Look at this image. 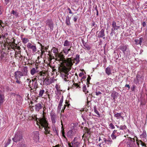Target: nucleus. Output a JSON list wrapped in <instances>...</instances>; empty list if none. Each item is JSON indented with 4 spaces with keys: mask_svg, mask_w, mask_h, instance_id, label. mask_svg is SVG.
I'll return each mask as SVG.
<instances>
[{
    "mask_svg": "<svg viewBox=\"0 0 147 147\" xmlns=\"http://www.w3.org/2000/svg\"><path fill=\"white\" fill-rule=\"evenodd\" d=\"M83 90L84 92L85 93H88V92L87 90L86 86L84 85L83 87Z\"/></svg>",
    "mask_w": 147,
    "mask_h": 147,
    "instance_id": "cd10ccee",
    "label": "nucleus"
},
{
    "mask_svg": "<svg viewBox=\"0 0 147 147\" xmlns=\"http://www.w3.org/2000/svg\"><path fill=\"white\" fill-rule=\"evenodd\" d=\"M68 10L69 11V13H70V14L73 13L72 12H71V10L69 8H68Z\"/></svg>",
    "mask_w": 147,
    "mask_h": 147,
    "instance_id": "864d4df0",
    "label": "nucleus"
},
{
    "mask_svg": "<svg viewBox=\"0 0 147 147\" xmlns=\"http://www.w3.org/2000/svg\"><path fill=\"white\" fill-rule=\"evenodd\" d=\"M103 141L104 142H102V143L103 144H105V143H108V140H106V138H104L103 139Z\"/></svg>",
    "mask_w": 147,
    "mask_h": 147,
    "instance_id": "58836bf2",
    "label": "nucleus"
},
{
    "mask_svg": "<svg viewBox=\"0 0 147 147\" xmlns=\"http://www.w3.org/2000/svg\"><path fill=\"white\" fill-rule=\"evenodd\" d=\"M91 79V78L89 76L88 77L87 79V83H89V81H90V79Z\"/></svg>",
    "mask_w": 147,
    "mask_h": 147,
    "instance_id": "de8ad7c7",
    "label": "nucleus"
},
{
    "mask_svg": "<svg viewBox=\"0 0 147 147\" xmlns=\"http://www.w3.org/2000/svg\"><path fill=\"white\" fill-rule=\"evenodd\" d=\"M2 7L0 6V15L2 13V11L1 10V8Z\"/></svg>",
    "mask_w": 147,
    "mask_h": 147,
    "instance_id": "0e129e2a",
    "label": "nucleus"
},
{
    "mask_svg": "<svg viewBox=\"0 0 147 147\" xmlns=\"http://www.w3.org/2000/svg\"><path fill=\"white\" fill-rule=\"evenodd\" d=\"M50 116L52 123L53 124H55L56 123V113L53 111H51L50 113Z\"/></svg>",
    "mask_w": 147,
    "mask_h": 147,
    "instance_id": "0eeeda50",
    "label": "nucleus"
},
{
    "mask_svg": "<svg viewBox=\"0 0 147 147\" xmlns=\"http://www.w3.org/2000/svg\"><path fill=\"white\" fill-rule=\"evenodd\" d=\"M37 79H36V78H34V79H33L32 80V81L33 82H34L35 81H36L37 82Z\"/></svg>",
    "mask_w": 147,
    "mask_h": 147,
    "instance_id": "680f3d73",
    "label": "nucleus"
},
{
    "mask_svg": "<svg viewBox=\"0 0 147 147\" xmlns=\"http://www.w3.org/2000/svg\"><path fill=\"white\" fill-rule=\"evenodd\" d=\"M137 144L138 145H139V144H140L142 146H145L144 143L142 140L139 141L137 142Z\"/></svg>",
    "mask_w": 147,
    "mask_h": 147,
    "instance_id": "bb28decb",
    "label": "nucleus"
},
{
    "mask_svg": "<svg viewBox=\"0 0 147 147\" xmlns=\"http://www.w3.org/2000/svg\"><path fill=\"white\" fill-rule=\"evenodd\" d=\"M95 23L94 22H93L92 23L91 26H94V28H95L96 27L95 26Z\"/></svg>",
    "mask_w": 147,
    "mask_h": 147,
    "instance_id": "3c124183",
    "label": "nucleus"
},
{
    "mask_svg": "<svg viewBox=\"0 0 147 147\" xmlns=\"http://www.w3.org/2000/svg\"><path fill=\"white\" fill-rule=\"evenodd\" d=\"M38 67L37 66L35 68H32L30 71V73L31 75L33 76L35 74L38 73L39 71L38 70Z\"/></svg>",
    "mask_w": 147,
    "mask_h": 147,
    "instance_id": "ddd939ff",
    "label": "nucleus"
},
{
    "mask_svg": "<svg viewBox=\"0 0 147 147\" xmlns=\"http://www.w3.org/2000/svg\"><path fill=\"white\" fill-rule=\"evenodd\" d=\"M135 88V86H133L132 88H131L132 90L133 91L134 90V89Z\"/></svg>",
    "mask_w": 147,
    "mask_h": 147,
    "instance_id": "69168bd1",
    "label": "nucleus"
},
{
    "mask_svg": "<svg viewBox=\"0 0 147 147\" xmlns=\"http://www.w3.org/2000/svg\"><path fill=\"white\" fill-rule=\"evenodd\" d=\"M31 81H30V82H28V86L29 87L31 88V89H32V85L31 84Z\"/></svg>",
    "mask_w": 147,
    "mask_h": 147,
    "instance_id": "79ce46f5",
    "label": "nucleus"
},
{
    "mask_svg": "<svg viewBox=\"0 0 147 147\" xmlns=\"http://www.w3.org/2000/svg\"><path fill=\"white\" fill-rule=\"evenodd\" d=\"M42 50H41V52H42V54H41V55H42L43 53L44 52V51H42V49H43V47L42 46Z\"/></svg>",
    "mask_w": 147,
    "mask_h": 147,
    "instance_id": "052dcab7",
    "label": "nucleus"
},
{
    "mask_svg": "<svg viewBox=\"0 0 147 147\" xmlns=\"http://www.w3.org/2000/svg\"><path fill=\"white\" fill-rule=\"evenodd\" d=\"M112 28L111 30V33H113L115 34V31L116 30H117L120 28V26L118 24H117L115 21L112 22Z\"/></svg>",
    "mask_w": 147,
    "mask_h": 147,
    "instance_id": "7ed1b4c3",
    "label": "nucleus"
},
{
    "mask_svg": "<svg viewBox=\"0 0 147 147\" xmlns=\"http://www.w3.org/2000/svg\"><path fill=\"white\" fill-rule=\"evenodd\" d=\"M63 101V99L62 98L61 99L59 103L58 106L57 110L58 111H60L61 109L62 104Z\"/></svg>",
    "mask_w": 147,
    "mask_h": 147,
    "instance_id": "4be33fe9",
    "label": "nucleus"
},
{
    "mask_svg": "<svg viewBox=\"0 0 147 147\" xmlns=\"http://www.w3.org/2000/svg\"><path fill=\"white\" fill-rule=\"evenodd\" d=\"M74 85L76 87H79V88H80V87L79 86V85H78V84L77 83H74Z\"/></svg>",
    "mask_w": 147,
    "mask_h": 147,
    "instance_id": "6e6d98bb",
    "label": "nucleus"
},
{
    "mask_svg": "<svg viewBox=\"0 0 147 147\" xmlns=\"http://www.w3.org/2000/svg\"><path fill=\"white\" fill-rule=\"evenodd\" d=\"M112 142V141L111 140H108V142H109V143H111Z\"/></svg>",
    "mask_w": 147,
    "mask_h": 147,
    "instance_id": "774afa93",
    "label": "nucleus"
},
{
    "mask_svg": "<svg viewBox=\"0 0 147 147\" xmlns=\"http://www.w3.org/2000/svg\"><path fill=\"white\" fill-rule=\"evenodd\" d=\"M8 45L9 46V47H8L9 50L10 49H12L15 50V49L16 48L18 50H20V48L19 47L16 46L13 42H10L8 43Z\"/></svg>",
    "mask_w": 147,
    "mask_h": 147,
    "instance_id": "1a4fd4ad",
    "label": "nucleus"
},
{
    "mask_svg": "<svg viewBox=\"0 0 147 147\" xmlns=\"http://www.w3.org/2000/svg\"><path fill=\"white\" fill-rule=\"evenodd\" d=\"M28 71V68L27 67H24L21 69V73L24 76L27 75Z\"/></svg>",
    "mask_w": 147,
    "mask_h": 147,
    "instance_id": "4468645a",
    "label": "nucleus"
},
{
    "mask_svg": "<svg viewBox=\"0 0 147 147\" xmlns=\"http://www.w3.org/2000/svg\"><path fill=\"white\" fill-rule=\"evenodd\" d=\"M16 82L18 84H20L21 83V81L19 80H20V79H16Z\"/></svg>",
    "mask_w": 147,
    "mask_h": 147,
    "instance_id": "c03bdc74",
    "label": "nucleus"
},
{
    "mask_svg": "<svg viewBox=\"0 0 147 147\" xmlns=\"http://www.w3.org/2000/svg\"><path fill=\"white\" fill-rule=\"evenodd\" d=\"M65 104H66L64 105V108H63V110H62V111H61V112H63L64 110V109H65L66 106L69 107V104L67 102H65Z\"/></svg>",
    "mask_w": 147,
    "mask_h": 147,
    "instance_id": "f704fd0d",
    "label": "nucleus"
},
{
    "mask_svg": "<svg viewBox=\"0 0 147 147\" xmlns=\"http://www.w3.org/2000/svg\"><path fill=\"white\" fill-rule=\"evenodd\" d=\"M24 76L21 71H18L15 73L14 77L16 79H20L21 77Z\"/></svg>",
    "mask_w": 147,
    "mask_h": 147,
    "instance_id": "9b49d317",
    "label": "nucleus"
},
{
    "mask_svg": "<svg viewBox=\"0 0 147 147\" xmlns=\"http://www.w3.org/2000/svg\"><path fill=\"white\" fill-rule=\"evenodd\" d=\"M70 48H67L66 47H65L63 48V51L65 55H67L69 51L71 50Z\"/></svg>",
    "mask_w": 147,
    "mask_h": 147,
    "instance_id": "412c9836",
    "label": "nucleus"
},
{
    "mask_svg": "<svg viewBox=\"0 0 147 147\" xmlns=\"http://www.w3.org/2000/svg\"><path fill=\"white\" fill-rule=\"evenodd\" d=\"M144 39L142 38H140L139 39H136L135 40V42L136 45H141Z\"/></svg>",
    "mask_w": 147,
    "mask_h": 147,
    "instance_id": "a211bd4d",
    "label": "nucleus"
},
{
    "mask_svg": "<svg viewBox=\"0 0 147 147\" xmlns=\"http://www.w3.org/2000/svg\"><path fill=\"white\" fill-rule=\"evenodd\" d=\"M76 139V138H74V139L71 142L72 145L69 143L68 144L69 147H79L80 143L75 140Z\"/></svg>",
    "mask_w": 147,
    "mask_h": 147,
    "instance_id": "39448f33",
    "label": "nucleus"
},
{
    "mask_svg": "<svg viewBox=\"0 0 147 147\" xmlns=\"http://www.w3.org/2000/svg\"><path fill=\"white\" fill-rule=\"evenodd\" d=\"M117 130H114L113 131V133H112L111 137L112 139H115L116 138V133H117Z\"/></svg>",
    "mask_w": 147,
    "mask_h": 147,
    "instance_id": "5701e85b",
    "label": "nucleus"
},
{
    "mask_svg": "<svg viewBox=\"0 0 147 147\" xmlns=\"http://www.w3.org/2000/svg\"><path fill=\"white\" fill-rule=\"evenodd\" d=\"M17 55H18V56L20 58H21V57H22V56L21 55L20 53H19V52H18L17 53H16V52L15 53V57L16 58L17 57Z\"/></svg>",
    "mask_w": 147,
    "mask_h": 147,
    "instance_id": "72a5a7b5",
    "label": "nucleus"
},
{
    "mask_svg": "<svg viewBox=\"0 0 147 147\" xmlns=\"http://www.w3.org/2000/svg\"><path fill=\"white\" fill-rule=\"evenodd\" d=\"M73 64V63H75V61H76V64H77L80 61L79 60V56L78 55H76V58L73 60H72L71 59Z\"/></svg>",
    "mask_w": 147,
    "mask_h": 147,
    "instance_id": "aec40b11",
    "label": "nucleus"
},
{
    "mask_svg": "<svg viewBox=\"0 0 147 147\" xmlns=\"http://www.w3.org/2000/svg\"><path fill=\"white\" fill-rule=\"evenodd\" d=\"M63 45L65 47H68L71 48L72 46V43L71 42L66 40L64 42Z\"/></svg>",
    "mask_w": 147,
    "mask_h": 147,
    "instance_id": "f3484780",
    "label": "nucleus"
},
{
    "mask_svg": "<svg viewBox=\"0 0 147 147\" xmlns=\"http://www.w3.org/2000/svg\"><path fill=\"white\" fill-rule=\"evenodd\" d=\"M37 123L40 129H42L44 128L46 134H49L50 128L48 126L49 124L45 117L39 119L37 121Z\"/></svg>",
    "mask_w": 147,
    "mask_h": 147,
    "instance_id": "f03ea898",
    "label": "nucleus"
},
{
    "mask_svg": "<svg viewBox=\"0 0 147 147\" xmlns=\"http://www.w3.org/2000/svg\"><path fill=\"white\" fill-rule=\"evenodd\" d=\"M33 140L36 142L39 141V132L38 131H36L33 132L32 134Z\"/></svg>",
    "mask_w": 147,
    "mask_h": 147,
    "instance_id": "6e6552de",
    "label": "nucleus"
},
{
    "mask_svg": "<svg viewBox=\"0 0 147 147\" xmlns=\"http://www.w3.org/2000/svg\"><path fill=\"white\" fill-rule=\"evenodd\" d=\"M77 19L78 18L77 17H75L74 18L73 20L76 22L77 21Z\"/></svg>",
    "mask_w": 147,
    "mask_h": 147,
    "instance_id": "5fc2aeb1",
    "label": "nucleus"
},
{
    "mask_svg": "<svg viewBox=\"0 0 147 147\" xmlns=\"http://www.w3.org/2000/svg\"><path fill=\"white\" fill-rule=\"evenodd\" d=\"M16 97V99L17 100H18V99H19L20 100H21V99H22V97L20 95H17Z\"/></svg>",
    "mask_w": 147,
    "mask_h": 147,
    "instance_id": "a18cd8bd",
    "label": "nucleus"
},
{
    "mask_svg": "<svg viewBox=\"0 0 147 147\" xmlns=\"http://www.w3.org/2000/svg\"><path fill=\"white\" fill-rule=\"evenodd\" d=\"M66 22L67 25H69L70 24L69 17L68 16H67V17L66 18Z\"/></svg>",
    "mask_w": 147,
    "mask_h": 147,
    "instance_id": "c9c22d12",
    "label": "nucleus"
},
{
    "mask_svg": "<svg viewBox=\"0 0 147 147\" xmlns=\"http://www.w3.org/2000/svg\"><path fill=\"white\" fill-rule=\"evenodd\" d=\"M72 131H68L67 133V136L69 137H70L71 136H72Z\"/></svg>",
    "mask_w": 147,
    "mask_h": 147,
    "instance_id": "e433bc0d",
    "label": "nucleus"
},
{
    "mask_svg": "<svg viewBox=\"0 0 147 147\" xmlns=\"http://www.w3.org/2000/svg\"><path fill=\"white\" fill-rule=\"evenodd\" d=\"M126 127L125 125H121L119 127L120 129L123 130L125 129Z\"/></svg>",
    "mask_w": 147,
    "mask_h": 147,
    "instance_id": "a19ab883",
    "label": "nucleus"
},
{
    "mask_svg": "<svg viewBox=\"0 0 147 147\" xmlns=\"http://www.w3.org/2000/svg\"><path fill=\"white\" fill-rule=\"evenodd\" d=\"M64 132L63 131H62V136H63L64 138H66V137L65 135V134H64Z\"/></svg>",
    "mask_w": 147,
    "mask_h": 147,
    "instance_id": "8fccbe9b",
    "label": "nucleus"
},
{
    "mask_svg": "<svg viewBox=\"0 0 147 147\" xmlns=\"http://www.w3.org/2000/svg\"><path fill=\"white\" fill-rule=\"evenodd\" d=\"M38 74L40 76H43V74H44V73H42L41 72H40L39 73H38ZM43 76H44V75H43Z\"/></svg>",
    "mask_w": 147,
    "mask_h": 147,
    "instance_id": "09e8293b",
    "label": "nucleus"
},
{
    "mask_svg": "<svg viewBox=\"0 0 147 147\" xmlns=\"http://www.w3.org/2000/svg\"><path fill=\"white\" fill-rule=\"evenodd\" d=\"M122 113H117L114 115L115 117H116L117 119H118L120 118H121L123 121L124 120V117L121 116Z\"/></svg>",
    "mask_w": 147,
    "mask_h": 147,
    "instance_id": "dca6fc26",
    "label": "nucleus"
},
{
    "mask_svg": "<svg viewBox=\"0 0 147 147\" xmlns=\"http://www.w3.org/2000/svg\"><path fill=\"white\" fill-rule=\"evenodd\" d=\"M38 88V84L36 81L33 84V88L36 90Z\"/></svg>",
    "mask_w": 147,
    "mask_h": 147,
    "instance_id": "2f4dec72",
    "label": "nucleus"
},
{
    "mask_svg": "<svg viewBox=\"0 0 147 147\" xmlns=\"http://www.w3.org/2000/svg\"><path fill=\"white\" fill-rule=\"evenodd\" d=\"M5 4L7 5L9 3V0H5Z\"/></svg>",
    "mask_w": 147,
    "mask_h": 147,
    "instance_id": "4d7b16f0",
    "label": "nucleus"
},
{
    "mask_svg": "<svg viewBox=\"0 0 147 147\" xmlns=\"http://www.w3.org/2000/svg\"><path fill=\"white\" fill-rule=\"evenodd\" d=\"M1 59H3L4 57V55L3 54H1Z\"/></svg>",
    "mask_w": 147,
    "mask_h": 147,
    "instance_id": "338daca9",
    "label": "nucleus"
},
{
    "mask_svg": "<svg viewBox=\"0 0 147 147\" xmlns=\"http://www.w3.org/2000/svg\"><path fill=\"white\" fill-rule=\"evenodd\" d=\"M52 50H53V52L54 53H55V54L57 53L58 52V50H57V49H56L55 48H53Z\"/></svg>",
    "mask_w": 147,
    "mask_h": 147,
    "instance_id": "ea45409f",
    "label": "nucleus"
},
{
    "mask_svg": "<svg viewBox=\"0 0 147 147\" xmlns=\"http://www.w3.org/2000/svg\"><path fill=\"white\" fill-rule=\"evenodd\" d=\"M109 128L111 129H113L115 128L114 125L112 123H111L109 124Z\"/></svg>",
    "mask_w": 147,
    "mask_h": 147,
    "instance_id": "473e14b6",
    "label": "nucleus"
},
{
    "mask_svg": "<svg viewBox=\"0 0 147 147\" xmlns=\"http://www.w3.org/2000/svg\"><path fill=\"white\" fill-rule=\"evenodd\" d=\"M23 42L24 44L27 43L29 41V40L28 38H22V39Z\"/></svg>",
    "mask_w": 147,
    "mask_h": 147,
    "instance_id": "c85d7f7f",
    "label": "nucleus"
},
{
    "mask_svg": "<svg viewBox=\"0 0 147 147\" xmlns=\"http://www.w3.org/2000/svg\"><path fill=\"white\" fill-rule=\"evenodd\" d=\"M49 79H47L45 78L44 80V82H45L47 84H50V82H49Z\"/></svg>",
    "mask_w": 147,
    "mask_h": 147,
    "instance_id": "4c0bfd02",
    "label": "nucleus"
},
{
    "mask_svg": "<svg viewBox=\"0 0 147 147\" xmlns=\"http://www.w3.org/2000/svg\"><path fill=\"white\" fill-rule=\"evenodd\" d=\"M125 87H128V89H129V88H130V86H129V85L128 84H126L125 85Z\"/></svg>",
    "mask_w": 147,
    "mask_h": 147,
    "instance_id": "e2e57ef3",
    "label": "nucleus"
},
{
    "mask_svg": "<svg viewBox=\"0 0 147 147\" xmlns=\"http://www.w3.org/2000/svg\"><path fill=\"white\" fill-rule=\"evenodd\" d=\"M105 30L104 29H102L100 31L98 34V37H103L104 38H105V34H104Z\"/></svg>",
    "mask_w": 147,
    "mask_h": 147,
    "instance_id": "6ab92c4d",
    "label": "nucleus"
},
{
    "mask_svg": "<svg viewBox=\"0 0 147 147\" xmlns=\"http://www.w3.org/2000/svg\"><path fill=\"white\" fill-rule=\"evenodd\" d=\"M0 25L3 27H4V25L1 20H0Z\"/></svg>",
    "mask_w": 147,
    "mask_h": 147,
    "instance_id": "37998d69",
    "label": "nucleus"
},
{
    "mask_svg": "<svg viewBox=\"0 0 147 147\" xmlns=\"http://www.w3.org/2000/svg\"><path fill=\"white\" fill-rule=\"evenodd\" d=\"M106 73L108 75L111 74V69L109 67H107L105 69Z\"/></svg>",
    "mask_w": 147,
    "mask_h": 147,
    "instance_id": "b1692460",
    "label": "nucleus"
},
{
    "mask_svg": "<svg viewBox=\"0 0 147 147\" xmlns=\"http://www.w3.org/2000/svg\"><path fill=\"white\" fill-rule=\"evenodd\" d=\"M83 73L82 72H81V73H80L79 74V76L80 77H82L83 75Z\"/></svg>",
    "mask_w": 147,
    "mask_h": 147,
    "instance_id": "bf43d9fd",
    "label": "nucleus"
},
{
    "mask_svg": "<svg viewBox=\"0 0 147 147\" xmlns=\"http://www.w3.org/2000/svg\"><path fill=\"white\" fill-rule=\"evenodd\" d=\"M45 92V91L44 90H40L39 91V97H42L43 95V94Z\"/></svg>",
    "mask_w": 147,
    "mask_h": 147,
    "instance_id": "a878e982",
    "label": "nucleus"
},
{
    "mask_svg": "<svg viewBox=\"0 0 147 147\" xmlns=\"http://www.w3.org/2000/svg\"><path fill=\"white\" fill-rule=\"evenodd\" d=\"M22 135L19 133L16 134L14 138H12L13 141L15 142H17L20 141L22 139Z\"/></svg>",
    "mask_w": 147,
    "mask_h": 147,
    "instance_id": "423d86ee",
    "label": "nucleus"
},
{
    "mask_svg": "<svg viewBox=\"0 0 147 147\" xmlns=\"http://www.w3.org/2000/svg\"><path fill=\"white\" fill-rule=\"evenodd\" d=\"M84 48L85 49L90 50V47L88 44L85 43L84 44Z\"/></svg>",
    "mask_w": 147,
    "mask_h": 147,
    "instance_id": "393cba45",
    "label": "nucleus"
},
{
    "mask_svg": "<svg viewBox=\"0 0 147 147\" xmlns=\"http://www.w3.org/2000/svg\"><path fill=\"white\" fill-rule=\"evenodd\" d=\"M5 96L3 93L0 90V107L3 104L5 101Z\"/></svg>",
    "mask_w": 147,
    "mask_h": 147,
    "instance_id": "9d476101",
    "label": "nucleus"
},
{
    "mask_svg": "<svg viewBox=\"0 0 147 147\" xmlns=\"http://www.w3.org/2000/svg\"><path fill=\"white\" fill-rule=\"evenodd\" d=\"M42 104L40 103L36 104L35 105V111L37 112H39L40 110L42 109Z\"/></svg>",
    "mask_w": 147,
    "mask_h": 147,
    "instance_id": "2eb2a0df",
    "label": "nucleus"
},
{
    "mask_svg": "<svg viewBox=\"0 0 147 147\" xmlns=\"http://www.w3.org/2000/svg\"><path fill=\"white\" fill-rule=\"evenodd\" d=\"M11 13L13 14L16 17L18 16V13L17 11L13 10L12 11Z\"/></svg>",
    "mask_w": 147,
    "mask_h": 147,
    "instance_id": "c756f323",
    "label": "nucleus"
},
{
    "mask_svg": "<svg viewBox=\"0 0 147 147\" xmlns=\"http://www.w3.org/2000/svg\"><path fill=\"white\" fill-rule=\"evenodd\" d=\"M101 93H102L101 92L99 91L96 92V94L97 96L99 94H101Z\"/></svg>",
    "mask_w": 147,
    "mask_h": 147,
    "instance_id": "49530a36",
    "label": "nucleus"
},
{
    "mask_svg": "<svg viewBox=\"0 0 147 147\" xmlns=\"http://www.w3.org/2000/svg\"><path fill=\"white\" fill-rule=\"evenodd\" d=\"M27 46L28 48L31 49L34 52L36 51L37 49L35 45H32L31 43H28L27 45Z\"/></svg>",
    "mask_w": 147,
    "mask_h": 147,
    "instance_id": "f8f14e48",
    "label": "nucleus"
},
{
    "mask_svg": "<svg viewBox=\"0 0 147 147\" xmlns=\"http://www.w3.org/2000/svg\"><path fill=\"white\" fill-rule=\"evenodd\" d=\"M94 112L97 115V117H100V115L98 111L97 110L96 107L94 108Z\"/></svg>",
    "mask_w": 147,
    "mask_h": 147,
    "instance_id": "7c9ffc66",
    "label": "nucleus"
},
{
    "mask_svg": "<svg viewBox=\"0 0 147 147\" xmlns=\"http://www.w3.org/2000/svg\"><path fill=\"white\" fill-rule=\"evenodd\" d=\"M30 81H31V80H30L29 79H27L26 80V82L27 83H28V82H30Z\"/></svg>",
    "mask_w": 147,
    "mask_h": 147,
    "instance_id": "13d9d810",
    "label": "nucleus"
},
{
    "mask_svg": "<svg viewBox=\"0 0 147 147\" xmlns=\"http://www.w3.org/2000/svg\"><path fill=\"white\" fill-rule=\"evenodd\" d=\"M142 24L143 27H145L146 26V24L145 22H143L142 23Z\"/></svg>",
    "mask_w": 147,
    "mask_h": 147,
    "instance_id": "603ef678",
    "label": "nucleus"
},
{
    "mask_svg": "<svg viewBox=\"0 0 147 147\" xmlns=\"http://www.w3.org/2000/svg\"><path fill=\"white\" fill-rule=\"evenodd\" d=\"M57 59L61 63L59 68L61 77L64 81L66 82L69 81L70 76H69V72L73 65L71 58H67L65 59L64 56L60 53L58 54Z\"/></svg>",
    "mask_w": 147,
    "mask_h": 147,
    "instance_id": "f257e3e1",
    "label": "nucleus"
},
{
    "mask_svg": "<svg viewBox=\"0 0 147 147\" xmlns=\"http://www.w3.org/2000/svg\"><path fill=\"white\" fill-rule=\"evenodd\" d=\"M120 49L123 51L125 56H127L129 54V51L127 50V46L126 45L120 46L119 47Z\"/></svg>",
    "mask_w": 147,
    "mask_h": 147,
    "instance_id": "20e7f679",
    "label": "nucleus"
}]
</instances>
